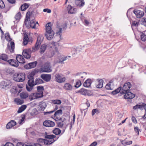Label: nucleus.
Returning a JSON list of instances; mask_svg holds the SVG:
<instances>
[{
  "label": "nucleus",
  "mask_w": 146,
  "mask_h": 146,
  "mask_svg": "<svg viewBox=\"0 0 146 146\" xmlns=\"http://www.w3.org/2000/svg\"><path fill=\"white\" fill-rule=\"evenodd\" d=\"M35 74V72H32L28 75L29 80L28 81V85H26V88L27 90L29 91H31L33 87L35 85L43 83V81L40 78H37L35 82L34 81V76Z\"/></svg>",
  "instance_id": "nucleus-1"
},
{
  "label": "nucleus",
  "mask_w": 146,
  "mask_h": 146,
  "mask_svg": "<svg viewBox=\"0 0 146 146\" xmlns=\"http://www.w3.org/2000/svg\"><path fill=\"white\" fill-rule=\"evenodd\" d=\"M45 137L47 139H40L39 140L41 142H44L46 145L51 144L58 139V138H56V136L53 135H46L45 136Z\"/></svg>",
  "instance_id": "nucleus-2"
},
{
  "label": "nucleus",
  "mask_w": 146,
  "mask_h": 146,
  "mask_svg": "<svg viewBox=\"0 0 146 146\" xmlns=\"http://www.w3.org/2000/svg\"><path fill=\"white\" fill-rule=\"evenodd\" d=\"M25 73L21 72L15 73L13 75V78L14 80L17 82H22L25 78Z\"/></svg>",
  "instance_id": "nucleus-3"
},
{
  "label": "nucleus",
  "mask_w": 146,
  "mask_h": 146,
  "mask_svg": "<svg viewBox=\"0 0 146 146\" xmlns=\"http://www.w3.org/2000/svg\"><path fill=\"white\" fill-rule=\"evenodd\" d=\"M43 39L44 37L42 35H38L35 46L32 48V49L31 50L32 52H34L39 49V46L43 41Z\"/></svg>",
  "instance_id": "nucleus-4"
},
{
  "label": "nucleus",
  "mask_w": 146,
  "mask_h": 146,
  "mask_svg": "<svg viewBox=\"0 0 146 146\" xmlns=\"http://www.w3.org/2000/svg\"><path fill=\"white\" fill-rule=\"evenodd\" d=\"M42 72H50L52 71L50 63L47 62L44 64L41 68Z\"/></svg>",
  "instance_id": "nucleus-5"
},
{
  "label": "nucleus",
  "mask_w": 146,
  "mask_h": 146,
  "mask_svg": "<svg viewBox=\"0 0 146 146\" xmlns=\"http://www.w3.org/2000/svg\"><path fill=\"white\" fill-rule=\"evenodd\" d=\"M131 87V83L129 82H127L125 83L123 87L121 89V94H124L125 93L129 91L130 88Z\"/></svg>",
  "instance_id": "nucleus-6"
},
{
  "label": "nucleus",
  "mask_w": 146,
  "mask_h": 146,
  "mask_svg": "<svg viewBox=\"0 0 146 146\" xmlns=\"http://www.w3.org/2000/svg\"><path fill=\"white\" fill-rule=\"evenodd\" d=\"M55 77L56 81L58 83L64 82L66 80V78L62 74H57Z\"/></svg>",
  "instance_id": "nucleus-7"
},
{
  "label": "nucleus",
  "mask_w": 146,
  "mask_h": 146,
  "mask_svg": "<svg viewBox=\"0 0 146 146\" xmlns=\"http://www.w3.org/2000/svg\"><path fill=\"white\" fill-rule=\"evenodd\" d=\"M11 83V82L9 80L2 81L0 83V87L2 88H5L7 87L9 88V86Z\"/></svg>",
  "instance_id": "nucleus-8"
},
{
  "label": "nucleus",
  "mask_w": 146,
  "mask_h": 146,
  "mask_svg": "<svg viewBox=\"0 0 146 146\" xmlns=\"http://www.w3.org/2000/svg\"><path fill=\"white\" fill-rule=\"evenodd\" d=\"M77 92L84 95H87L89 96H91L92 94V93L90 91L83 88L80 89Z\"/></svg>",
  "instance_id": "nucleus-9"
},
{
  "label": "nucleus",
  "mask_w": 146,
  "mask_h": 146,
  "mask_svg": "<svg viewBox=\"0 0 146 146\" xmlns=\"http://www.w3.org/2000/svg\"><path fill=\"white\" fill-rule=\"evenodd\" d=\"M47 106L46 102L44 101L41 102L39 103L38 108L39 110L44 111Z\"/></svg>",
  "instance_id": "nucleus-10"
},
{
  "label": "nucleus",
  "mask_w": 146,
  "mask_h": 146,
  "mask_svg": "<svg viewBox=\"0 0 146 146\" xmlns=\"http://www.w3.org/2000/svg\"><path fill=\"white\" fill-rule=\"evenodd\" d=\"M43 125L46 127H53L55 126V123L52 121L46 120L43 122Z\"/></svg>",
  "instance_id": "nucleus-11"
},
{
  "label": "nucleus",
  "mask_w": 146,
  "mask_h": 146,
  "mask_svg": "<svg viewBox=\"0 0 146 146\" xmlns=\"http://www.w3.org/2000/svg\"><path fill=\"white\" fill-rule=\"evenodd\" d=\"M37 64V62L36 61L29 63L25 65L24 67L27 69H30L35 67Z\"/></svg>",
  "instance_id": "nucleus-12"
},
{
  "label": "nucleus",
  "mask_w": 146,
  "mask_h": 146,
  "mask_svg": "<svg viewBox=\"0 0 146 146\" xmlns=\"http://www.w3.org/2000/svg\"><path fill=\"white\" fill-rule=\"evenodd\" d=\"M133 12L137 18L142 17L144 14L143 11L137 9L134 10Z\"/></svg>",
  "instance_id": "nucleus-13"
},
{
  "label": "nucleus",
  "mask_w": 146,
  "mask_h": 146,
  "mask_svg": "<svg viewBox=\"0 0 146 146\" xmlns=\"http://www.w3.org/2000/svg\"><path fill=\"white\" fill-rule=\"evenodd\" d=\"M124 96V98L125 99H132L135 97V95L131 92L128 91L125 93Z\"/></svg>",
  "instance_id": "nucleus-14"
},
{
  "label": "nucleus",
  "mask_w": 146,
  "mask_h": 146,
  "mask_svg": "<svg viewBox=\"0 0 146 146\" xmlns=\"http://www.w3.org/2000/svg\"><path fill=\"white\" fill-rule=\"evenodd\" d=\"M7 62L11 66L14 67H17L19 66L18 62L15 59H12L9 60Z\"/></svg>",
  "instance_id": "nucleus-15"
},
{
  "label": "nucleus",
  "mask_w": 146,
  "mask_h": 146,
  "mask_svg": "<svg viewBox=\"0 0 146 146\" xmlns=\"http://www.w3.org/2000/svg\"><path fill=\"white\" fill-rule=\"evenodd\" d=\"M40 77L47 82L49 81L51 79V76L49 74H43L41 75Z\"/></svg>",
  "instance_id": "nucleus-16"
},
{
  "label": "nucleus",
  "mask_w": 146,
  "mask_h": 146,
  "mask_svg": "<svg viewBox=\"0 0 146 146\" xmlns=\"http://www.w3.org/2000/svg\"><path fill=\"white\" fill-rule=\"evenodd\" d=\"M16 59L19 63L24 64L25 63L24 58L22 55H17L16 57Z\"/></svg>",
  "instance_id": "nucleus-17"
},
{
  "label": "nucleus",
  "mask_w": 146,
  "mask_h": 146,
  "mask_svg": "<svg viewBox=\"0 0 146 146\" xmlns=\"http://www.w3.org/2000/svg\"><path fill=\"white\" fill-rule=\"evenodd\" d=\"M62 113V110L60 109L54 113V117L55 118V119L56 121H62V118H58L56 116L57 115H61Z\"/></svg>",
  "instance_id": "nucleus-18"
},
{
  "label": "nucleus",
  "mask_w": 146,
  "mask_h": 146,
  "mask_svg": "<svg viewBox=\"0 0 146 146\" xmlns=\"http://www.w3.org/2000/svg\"><path fill=\"white\" fill-rule=\"evenodd\" d=\"M68 13L70 14H74L76 12L77 9L76 8L72 7L71 5H68L67 7Z\"/></svg>",
  "instance_id": "nucleus-19"
},
{
  "label": "nucleus",
  "mask_w": 146,
  "mask_h": 146,
  "mask_svg": "<svg viewBox=\"0 0 146 146\" xmlns=\"http://www.w3.org/2000/svg\"><path fill=\"white\" fill-rule=\"evenodd\" d=\"M17 124L16 122L14 120H11L7 125L6 127L7 129H10L15 125Z\"/></svg>",
  "instance_id": "nucleus-20"
},
{
  "label": "nucleus",
  "mask_w": 146,
  "mask_h": 146,
  "mask_svg": "<svg viewBox=\"0 0 146 146\" xmlns=\"http://www.w3.org/2000/svg\"><path fill=\"white\" fill-rule=\"evenodd\" d=\"M54 33V32H52L45 33V36L48 40H51L53 37Z\"/></svg>",
  "instance_id": "nucleus-21"
},
{
  "label": "nucleus",
  "mask_w": 146,
  "mask_h": 146,
  "mask_svg": "<svg viewBox=\"0 0 146 146\" xmlns=\"http://www.w3.org/2000/svg\"><path fill=\"white\" fill-rule=\"evenodd\" d=\"M29 50H24L23 52V55L24 57L27 59L30 58L31 54L29 52Z\"/></svg>",
  "instance_id": "nucleus-22"
},
{
  "label": "nucleus",
  "mask_w": 146,
  "mask_h": 146,
  "mask_svg": "<svg viewBox=\"0 0 146 146\" xmlns=\"http://www.w3.org/2000/svg\"><path fill=\"white\" fill-rule=\"evenodd\" d=\"M74 3L76 6L79 7H82L85 4L84 0H77Z\"/></svg>",
  "instance_id": "nucleus-23"
},
{
  "label": "nucleus",
  "mask_w": 146,
  "mask_h": 146,
  "mask_svg": "<svg viewBox=\"0 0 146 146\" xmlns=\"http://www.w3.org/2000/svg\"><path fill=\"white\" fill-rule=\"evenodd\" d=\"M107 90H113V81L111 80L105 86Z\"/></svg>",
  "instance_id": "nucleus-24"
},
{
  "label": "nucleus",
  "mask_w": 146,
  "mask_h": 146,
  "mask_svg": "<svg viewBox=\"0 0 146 146\" xmlns=\"http://www.w3.org/2000/svg\"><path fill=\"white\" fill-rule=\"evenodd\" d=\"M46 32L45 33H50L52 32H54V31L52 29L50 23H48L46 25Z\"/></svg>",
  "instance_id": "nucleus-25"
},
{
  "label": "nucleus",
  "mask_w": 146,
  "mask_h": 146,
  "mask_svg": "<svg viewBox=\"0 0 146 146\" xmlns=\"http://www.w3.org/2000/svg\"><path fill=\"white\" fill-rule=\"evenodd\" d=\"M103 81L102 79L98 80L96 84V86L97 88H101L103 86Z\"/></svg>",
  "instance_id": "nucleus-26"
},
{
  "label": "nucleus",
  "mask_w": 146,
  "mask_h": 146,
  "mask_svg": "<svg viewBox=\"0 0 146 146\" xmlns=\"http://www.w3.org/2000/svg\"><path fill=\"white\" fill-rule=\"evenodd\" d=\"M92 82L91 80L88 79L84 83L83 85L85 87H89L90 86Z\"/></svg>",
  "instance_id": "nucleus-27"
},
{
  "label": "nucleus",
  "mask_w": 146,
  "mask_h": 146,
  "mask_svg": "<svg viewBox=\"0 0 146 146\" xmlns=\"http://www.w3.org/2000/svg\"><path fill=\"white\" fill-rule=\"evenodd\" d=\"M8 59V55L6 54H3L0 55V59L4 61H7Z\"/></svg>",
  "instance_id": "nucleus-28"
},
{
  "label": "nucleus",
  "mask_w": 146,
  "mask_h": 146,
  "mask_svg": "<svg viewBox=\"0 0 146 146\" xmlns=\"http://www.w3.org/2000/svg\"><path fill=\"white\" fill-rule=\"evenodd\" d=\"M64 88L66 90H71L72 89V86L70 84L67 83L64 84Z\"/></svg>",
  "instance_id": "nucleus-29"
},
{
  "label": "nucleus",
  "mask_w": 146,
  "mask_h": 146,
  "mask_svg": "<svg viewBox=\"0 0 146 146\" xmlns=\"http://www.w3.org/2000/svg\"><path fill=\"white\" fill-rule=\"evenodd\" d=\"M20 96L22 99H25L28 97L29 95L27 92H24L21 93Z\"/></svg>",
  "instance_id": "nucleus-30"
},
{
  "label": "nucleus",
  "mask_w": 146,
  "mask_h": 146,
  "mask_svg": "<svg viewBox=\"0 0 146 146\" xmlns=\"http://www.w3.org/2000/svg\"><path fill=\"white\" fill-rule=\"evenodd\" d=\"M27 106L26 105H22L19 108L18 110L17 111L18 113H20L24 111L26 108Z\"/></svg>",
  "instance_id": "nucleus-31"
},
{
  "label": "nucleus",
  "mask_w": 146,
  "mask_h": 146,
  "mask_svg": "<svg viewBox=\"0 0 146 146\" xmlns=\"http://www.w3.org/2000/svg\"><path fill=\"white\" fill-rule=\"evenodd\" d=\"M121 144L124 145H127L132 144V141H126L125 140L121 141Z\"/></svg>",
  "instance_id": "nucleus-32"
},
{
  "label": "nucleus",
  "mask_w": 146,
  "mask_h": 146,
  "mask_svg": "<svg viewBox=\"0 0 146 146\" xmlns=\"http://www.w3.org/2000/svg\"><path fill=\"white\" fill-rule=\"evenodd\" d=\"M36 21L35 19L32 20L30 22V26L33 29H35L36 26Z\"/></svg>",
  "instance_id": "nucleus-33"
},
{
  "label": "nucleus",
  "mask_w": 146,
  "mask_h": 146,
  "mask_svg": "<svg viewBox=\"0 0 146 146\" xmlns=\"http://www.w3.org/2000/svg\"><path fill=\"white\" fill-rule=\"evenodd\" d=\"M46 48V45L43 44L42 45L40 49V51L41 54H43Z\"/></svg>",
  "instance_id": "nucleus-34"
},
{
  "label": "nucleus",
  "mask_w": 146,
  "mask_h": 146,
  "mask_svg": "<svg viewBox=\"0 0 146 146\" xmlns=\"http://www.w3.org/2000/svg\"><path fill=\"white\" fill-rule=\"evenodd\" d=\"M121 87H120L112 91L111 92V94L113 95L116 94L119 92H120L121 94Z\"/></svg>",
  "instance_id": "nucleus-35"
},
{
  "label": "nucleus",
  "mask_w": 146,
  "mask_h": 146,
  "mask_svg": "<svg viewBox=\"0 0 146 146\" xmlns=\"http://www.w3.org/2000/svg\"><path fill=\"white\" fill-rule=\"evenodd\" d=\"M53 133L56 135H58L60 133L61 130L59 128H56L52 131Z\"/></svg>",
  "instance_id": "nucleus-36"
},
{
  "label": "nucleus",
  "mask_w": 146,
  "mask_h": 146,
  "mask_svg": "<svg viewBox=\"0 0 146 146\" xmlns=\"http://www.w3.org/2000/svg\"><path fill=\"white\" fill-rule=\"evenodd\" d=\"M17 105H21L23 103V101L19 98H16L14 100Z\"/></svg>",
  "instance_id": "nucleus-37"
},
{
  "label": "nucleus",
  "mask_w": 146,
  "mask_h": 146,
  "mask_svg": "<svg viewBox=\"0 0 146 146\" xmlns=\"http://www.w3.org/2000/svg\"><path fill=\"white\" fill-rule=\"evenodd\" d=\"M29 38L27 35H25L23 40V44L25 45L27 44Z\"/></svg>",
  "instance_id": "nucleus-38"
},
{
  "label": "nucleus",
  "mask_w": 146,
  "mask_h": 146,
  "mask_svg": "<svg viewBox=\"0 0 146 146\" xmlns=\"http://www.w3.org/2000/svg\"><path fill=\"white\" fill-rule=\"evenodd\" d=\"M30 12H28L26 14V18L25 21V25L27 24V22L28 21H30Z\"/></svg>",
  "instance_id": "nucleus-39"
},
{
  "label": "nucleus",
  "mask_w": 146,
  "mask_h": 146,
  "mask_svg": "<svg viewBox=\"0 0 146 146\" xmlns=\"http://www.w3.org/2000/svg\"><path fill=\"white\" fill-rule=\"evenodd\" d=\"M35 93H33L31 94L29 96V99L31 100H33L36 99V96L35 95Z\"/></svg>",
  "instance_id": "nucleus-40"
},
{
  "label": "nucleus",
  "mask_w": 146,
  "mask_h": 146,
  "mask_svg": "<svg viewBox=\"0 0 146 146\" xmlns=\"http://www.w3.org/2000/svg\"><path fill=\"white\" fill-rule=\"evenodd\" d=\"M143 103L142 105H137L136 106L133 107V108L134 110H136L138 109H139L141 110L143 109Z\"/></svg>",
  "instance_id": "nucleus-41"
},
{
  "label": "nucleus",
  "mask_w": 146,
  "mask_h": 146,
  "mask_svg": "<svg viewBox=\"0 0 146 146\" xmlns=\"http://www.w3.org/2000/svg\"><path fill=\"white\" fill-rule=\"evenodd\" d=\"M29 5L26 4L25 3L22 5L21 7V9L22 11H25L29 7Z\"/></svg>",
  "instance_id": "nucleus-42"
},
{
  "label": "nucleus",
  "mask_w": 146,
  "mask_h": 146,
  "mask_svg": "<svg viewBox=\"0 0 146 146\" xmlns=\"http://www.w3.org/2000/svg\"><path fill=\"white\" fill-rule=\"evenodd\" d=\"M11 48L10 49V50L11 52H13L14 51L15 44L13 42H10Z\"/></svg>",
  "instance_id": "nucleus-43"
},
{
  "label": "nucleus",
  "mask_w": 146,
  "mask_h": 146,
  "mask_svg": "<svg viewBox=\"0 0 146 146\" xmlns=\"http://www.w3.org/2000/svg\"><path fill=\"white\" fill-rule=\"evenodd\" d=\"M57 28V30L56 33L57 35H58L60 37L61 35L62 29L61 28L59 27L58 26Z\"/></svg>",
  "instance_id": "nucleus-44"
},
{
  "label": "nucleus",
  "mask_w": 146,
  "mask_h": 146,
  "mask_svg": "<svg viewBox=\"0 0 146 146\" xmlns=\"http://www.w3.org/2000/svg\"><path fill=\"white\" fill-rule=\"evenodd\" d=\"M37 90L38 92L43 93V91L44 90L43 87L42 86H39L37 87Z\"/></svg>",
  "instance_id": "nucleus-45"
},
{
  "label": "nucleus",
  "mask_w": 146,
  "mask_h": 146,
  "mask_svg": "<svg viewBox=\"0 0 146 146\" xmlns=\"http://www.w3.org/2000/svg\"><path fill=\"white\" fill-rule=\"evenodd\" d=\"M52 103L54 104L59 105L61 103V102L59 100H53L52 101Z\"/></svg>",
  "instance_id": "nucleus-46"
},
{
  "label": "nucleus",
  "mask_w": 146,
  "mask_h": 146,
  "mask_svg": "<svg viewBox=\"0 0 146 146\" xmlns=\"http://www.w3.org/2000/svg\"><path fill=\"white\" fill-rule=\"evenodd\" d=\"M21 116V119L19 120V124L21 125L23 124V122L24 121L25 118V116L24 115H22Z\"/></svg>",
  "instance_id": "nucleus-47"
},
{
  "label": "nucleus",
  "mask_w": 146,
  "mask_h": 146,
  "mask_svg": "<svg viewBox=\"0 0 146 146\" xmlns=\"http://www.w3.org/2000/svg\"><path fill=\"white\" fill-rule=\"evenodd\" d=\"M36 97L37 99L42 97L43 96V93H40V92H38L37 93H36Z\"/></svg>",
  "instance_id": "nucleus-48"
},
{
  "label": "nucleus",
  "mask_w": 146,
  "mask_h": 146,
  "mask_svg": "<svg viewBox=\"0 0 146 146\" xmlns=\"http://www.w3.org/2000/svg\"><path fill=\"white\" fill-rule=\"evenodd\" d=\"M99 110L97 109H94L92 111V115H94L95 114H98L99 113Z\"/></svg>",
  "instance_id": "nucleus-49"
},
{
  "label": "nucleus",
  "mask_w": 146,
  "mask_h": 146,
  "mask_svg": "<svg viewBox=\"0 0 146 146\" xmlns=\"http://www.w3.org/2000/svg\"><path fill=\"white\" fill-rule=\"evenodd\" d=\"M16 146H32L31 145H28L24 143L21 142H18Z\"/></svg>",
  "instance_id": "nucleus-50"
},
{
  "label": "nucleus",
  "mask_w": 146,
  "mask_h": 146,
  "mask_svg": "<svg viewBox=\"0 0 146 146\" xmlns=\"http://www.w3.org/2000/svg\"><path fill=\"white\" fill-rule=\"evenodd\" d=\"M58 106H55V108L54 110L44 112V114L47 115V114H51V113H53L54 111H55V110H56L58 109Z\"/></svg>",
  "instance_id": "nucleus-51"
},
{
  "label": "nucleus",
  "mask_w": 146,
  "mask_h": 146,
  "mask_svg": "<svg viewBox=\"0 0 146 146\" xmlns=\"http://www.w3.org/2000/svg\"><path fill=\"white\" fill-rule=\"evenodd\" d=\"M81 85V81L80 80H78L76 82L74 86L76 88H79Z\"/></svg>",
  "instance_id": "nucleus-52"
},
{
  "label": "nucleus",
  "mask_w": 146,
  "mask_h": 146,
  "mask_svg": "<svg viewBox=\"0 0 146 146\" xmlns=\"http://www.w3.org/2000/svg\"><path fill=\"white\" fill-rule=\"evenodd\" d=\"M6 72L8 74H12L13 73V70L11 68H8L6 69Z\"/></svg>",
  "instance_id": "nucleus-53"
},
{
  "label": "nucleus",
  "mask_w": 146,
  "mask_h": 146,
  "mask_svg": "<svg viewBox=\"0 0 146 146\" xmlns=\"http://www.w3.org/2000/svg\"><path fill=\"white\" fill-rule=\"evenodd\" d=\"M5 38L8 41H10L11 40L10 38V36L9 33H6L5 34Z\"/></svg>",
  "instance_id": "nucleus-54"
},
{
  "label": "nucleus",
  "mask_w": 146,
  "mask_h": 146,
  "mask_svg": "<svg viewBox=\"0 0 146 146\" xmlns=\"http://www.w3.org/2000/svg\"><path fill=\"white\" fill-rule=\"evenodd\" d=\"M139 24V22L138 21H133L132 22V25L135 27H137Z\"/></svg>",
  "instance_id": "nucleus-55"
},
{
  "label": "nucleus",
  "mask_w": 146,
  "mask_h": 146,
  "mask_svg": "<svg viewBox=\"0 0 146 146\" xmlns=\"http://www.w3.org/2000/svg\"><path fill=\"white\" fill-rule=\"evenodd\" d=\"M21 13L20 12H19L16 15L15 18L16 20H19L21 18Z\"/></svg>",
  "instance_id": "nucleus-56"
},
{
  "label": "nucleus",
  "mask_w": 146,
  "mask_h": 146,
  "mask_svg": "<svg viewBox=\"0 0 146 146\" xmlns=\"http://www.w3.org/2000/svg\"><path fill=\"white\" fill-rule=\"evenodd\" d=\"M141 40L143 41H145L146 40V35L142 34L141 35Z\"/></svg>",
  "instance_id": "nucleus-57"
},
{
  "label": "nucleus",
  "mask_w": 146,
  "mask_h": 146,
  "mask_svg": "<svg viewBox=\"0 0 146 146\" xmlns=\"http://www.w3.org/2000/svg\"><path fill=\"white\" fill-rule=\"evenodd\" d=\"M68 57L70 58L71 57V56H66V57L63 58V59L62 60H60V59H59V61L58 62V63H61L63 62V61L66 60L67 58Z\"/></svg>",
  "instance_id": "nucleus-58"
},
{
  "label": "nucleus",
  "mask_w": 146,
  "mask_h": 146,
  "mask_svg": "<svg viewBox=\"0 0 146 146\" xmlns=\"http://www.w3.org/2000/svg\"><path fill=\"white\" fill-rule=\"evenodd\" d=\"M54 54V51H51L50 52L48 56L49 58L52 57Z\"/></svg>",
  "instance_id": "nucleus-59"
},
{
  "label": "nucleus",
  "mask_w": 146,
  "mask_h": 146,
  "mask_svg": "<svg viewBox=\"0 0 146 146\" xmlns=\"http://www.w3.org/2000/svg\"><path fill=\"white\" fill-rule=\"evenodd\" d=\"M141 22L142 24L145 26H146V18H143Z\"/></svg>",
  "instance_id": "nucleus-60"
},
{
  "label": "nucleus",
  "mask_w": 146,
  "mask_h": 146,
  "mask_svg": "<svg viewBox=\"0 0 146 146\" xmlns=\"http://www.w3.org/2000/svg\"><path fill=\"white\" fill-rule=\"evenodd\" d=\"M5 5L2 0H0V7L1 8H4Z\"/></svg>",
  "instance_id": "nucleus-61"
},
{
  "label": "nucleus",
  "mask_w": 146,
  "mask_h": 146,
  "mask_svg": "<svg viewBox=\"0 0 146 146\" xmlns=\"http://www.w3.org/2000/svg\"><path fill=\"white\" fill-rule=\"evenodd\" d=\"M57 124L58 126L60 127H62L64 125L63 121L62 122H58Z\"/></svg>",
  "instance_id": "nucleus-62"
},
{
  "label": "nucleus",
  "mask_w": 146,
  "mask_h": 146,
  "mask_svg": "<svg viewBox=\"0 0 146 146\" xmlns=\"http://www.w3.org/2000/svg\"><path fill=\"white\" fill-rule=\"evenodd\" d=\"M134 130L137 133V134L139 135V131H140V129L137 127H134Z\"/></svg>",
  "instance_id": "nucleus-63"
},
{
  "label": "nucleus",
  "mask_w": 146,
  "mask_h": 146,
  "mask_svg": "<svg viewBox=\"0 0 146 146\" xmlns=\"http://www.w3.org/2000/svg\"><path fill=\"white\" fill-rule=\"evenodd\" d=\"M4 146H15L12 143L10 142L7 143Z\"/></svg>",
  "instance_id": "nucleus-64"
}]
</instances>
